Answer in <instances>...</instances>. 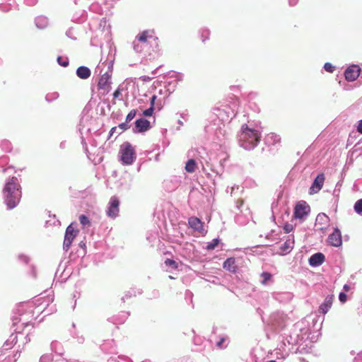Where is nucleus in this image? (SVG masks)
Segmentation results:
<instances>
[{
	"mask_svg": "<svg viewBox=\"0 0 362 362\" xmlns=\"http://www.w3.org/2000/svg\"><path fill=\"white\" fill-rule=\"evenodd\" d=\"M5 202L8 209L16 206L21 197V186L16 177H11L3 189Z\"/></svg>",
	"mask_w": 362,
	"mask_h": 362,
	"instance_id": "1",
	"label": "nucleus"
},
{
	"mask_svg": "<svg viewBox=\"0 0 362 362\" xmlns=\"http://www.w3.org/2000/svg\"><path fill=\"white\" fill-rule=\"evenodd\" d=\"M260 139L261 134L257 130L249 128L245 124L242 125L239 135L240 146L245 149L253 148L258 144Z\"/></svg>",
	"mask_w": 362,
	"mask_h": 362,
	"instance_id": "2",
	"label": "nucleus"
},
{
	"mask_svg": "<svg viewBox=\"0 0 362 362\" xmlns=\"http://www.w3.org/2000/svg\"><path fill=\"white\" fill-rule=\"evenodd\" d=\"M151 44H154L155 47L158 49V37L154 35L153 30H144L139 33L133 42L134 49L137 53H141L146 51L148 46Z\"/></svg>",
	"mask_w": 362,
	"mask_h": 362,
	"instance_id": "3",
	"label": "nucleus"
},
{
	"mask_svg": "<svg viewBox=\"0 0 362 362\" xmlns=\"http://www.w3.org/2000/svg\"><path fill=\"white\" fill-rule=\"evenodd\" d=\"M119 153L121 160L124 165H130L136 159L134 148L129 142H124L120 146Z\"/></svg>",
	"mask_w": 362,
	"mask_h": 362,
	"instance_id": "4",
	"label": "nucleus"
},
{
	"mask_svg": "<svg viewBox=\"0 0 362 362\" xmlns=\"http://www.w3.org/2000/svg\"><path fill=\"white\" fill-rule=\"evenodd\" d=\"M119 204L120 202L117 197H111L106 211V214L108 217L115 218L118 216L119 213Z\"/></svg>",
	"mask_w": 362,
	"mask_h": 362,
	"instance_id": "5",
	"label": "nucleus"
},
{
	"mask_svg": "<svg viewBox=\"0 0 362 362\" xmlns=\"http://www.w3.org/2000/svg\"><path fill=\"white\" fill-rule=\"evenodd\" d=\"M78 233V230H76L72 225H69L66 230L64 240V248L68 250L76 235Z\"/></svg>",
	"mask_w": 362,
	"mask_h": 362,
	"instance_id": "6",
	"label": "nucleus"
},
{
	"mask_svg": "<svg viewBox=\"0 0 362 362\" xmlns=\"http://www.w3.org/2000/svg\"><path fill=\"white\" fill-rule=\"evenodd\" d=\"M111 74L106 72L103 74L98 81V88L103 91V94H107L110 92L111 88Z\"/></svg>",
	"mask_w": 362,
	"mask_h": 362,
	"instance_id": "7",
	"label": "nucleus"
},
{
	"mask_svg": "<svg viewBox=\"0 0 362 362\" xmlns=\"http://www.w3.org/2000/svg\"><path fill=\"white\" fill-rule=\"evenodd\" d=\"M310 212V206L305 201H300L297 203L294 209V217L302 219Z\"/></svg>",
	"mask_w": 362,
	"mask_h": 362,
	"instance_id": "8",
	"label": "nucleus"
},
{
	"mask_svg": "<svg viewBox=\"0 0 362 362\" xmlns=\"http://www.w3.org/2000/svg\"><path fill=\"white\" fill-rule=\"evenodd\" d=\"M361 69L357 65H352L348 67L345 72L344 76L348 81H354L360 75Z\"/></svg>",
	"mask_w": 362,
	"mask_h": 362,
	"instance_id": "9",
	"label": "nucleus"
},
{
	"mask_svg": "<svg viewBox=\"0 0 362 362\" xmlns=\"http://www.w3.org/2000/svg\"><path fill=\"white\" fill-rule=\"evenodd\" d=\"M325 177L323 173L319 174L310 188V194L318 192L323 187Z\"/></svg>",
	"mask_w": 362,
	"mask_h": 362,
	"instance_id": "10",
	"label": "nucleus"
},
{
	"mask_svg": "<svg viewBox=\"0 0 362 362\" xmlns=\"http://www.w3.org/2000/svg\"><path fill=\"white\" fill-rule=\"evenodd\" d=\"M328 243L334 247H339L342 243L341 232L338 228H335L334 232L328 237Z\"/></svg>",
	"mask_w": 362,
	"mask_h": 362,
	"instance_id": "11",
	"label": "nucleus"
},
{
	"mask_svg": "<svg viewBox=\"0 0 362 362\" xmlns=\"http://www.w3.org/2000/svg\"><path fill=\"white\" fill-rule=\"evenodd\" d=\"M188 223L190 228H193L194 230L198 232H202L204 230L203 223L199 218L195 216H192L189 218Z\"/></svg>",
	"mask_w": 362,
	"mask_h": 362,
	"instance_id": "12",
	"label": "nucleus"
},
{
	"mask_svg": "<svg viewBox=\"0 0 362 362\" xmlns=\"http://www.w3.org/2000/svg\"><path fill=\"white\" fill-rule=\"evenodd\" d=\"M135 126L138 132H146L151 127L150 122L144 118L137 119Z\"/></svg>",
	"mask_w": 362,
	"mask_h": 362,
	"instance_id": "13",
	"label": "nucleus"
},
{
	"mask_svg": "<svg viewBox=\"0 0 362 362\" xmlns=\"http://www.w3.org/2000/svg\"><path fill=\"white\" fill-rule=\"evenodd\" d=\"M325 261V255L322 253H316L312 255L309 259V263L312 266H318Z\"/></svg>",
	"mask_w": 362,
	"mask_h": 362,
	"instance_id": "14",
	"label": "nucleus"
},
{
	"mask_svg": "<svg viewBox=\"0 0 362 362\" xmlns=\"http://www.w3.org/2000/svg\"><path fill=\"white\" fill-rule=\"evenodd\" d=\"M223 269L229 271L230 272L235 273L237 271V266L235 264V258H233V257L228 258L223 262Z\"/></svg>",
	"mask_w": 362,
	"mask_h": 362,
	"instance_id": "15",
	"label": "nucleus"
},
{
	"mask_svg": "<svg viewBox=\"0 0 362 362\" xmlns=\"http://www.w3.org/2000/svg\"><path fill=\"white\" fill-rule=\"evenodd\" d=\"M333 296L326 297L325 302L320 306V312L326 314L332 307L333 303Z\"/></svg>",
	"mask_w": 362,
	"mask_h": 362,
	"instance_id": "16",
	"label": "nucleus"
},
{
	"mask_svg": "<svg viewBox=\"0 0 362 362\" xmlns=\"http://www.w3.org/2000/svg\"><path fill=\"white\" fill-rule=\"evenodd\" d=\"M90 74V70L86 66H79L76 70L77 76L81 79H87Z\"/></svg>",
	"mask_w": 362,
	"mask_h": 362,
	"instance_id": "17",
	"label": "nucleus"
},
{
	"mask_svg": "<svg viewBox=\"0 0 362 362\" xmlns=\"http://www.w3.org/2000/svg\"><path fill=\"white\" fill-rule=\"evenodd\" d=\"M294 240H287L281 246V250L285 253L289 252L293 247Z\"/></svg>",
	"mask_w": 362,
	"mask_h": 362,
	"instance_id": "18",
	"label": "nucleus"
},
{
	"mask_svg": "<svg viewBox=\"0 0 362 362\" xmlns=\"http://www.w3.org/2000/svg\"><path fill=\"white\" fill-rule=\"evenodd\" d=\"M185 170L187 173H192L196 170L197 163L194 159H189L185 165Z\"/></svg>",
	"mask_w": 362,
	"mask_h": 362,
	"instance_id": "19",
	"label": "nucleus"
},
{
	"mask_svg": "<svg viewBox=\"0 0 362 362\" xmlns=\"http://www.w3.org/2000/svg\"><path fill=\"white\" fill-rule=\"evenodd\" d=\"M261 277L262 278L261 284L262 285H266L268 283V281H270L272 280V275L269 272H262L261 274Z\"/></svg>",
	"mask_w": 362,
	"mask_h": 362,
	"instance_id": "20",
	"label": "nucleus"
},
{
	"mask_svg": "<svg viewBox=\"0 0 362 362\" xmlns=\"http://www.w3.org/2000/svg\"><path fill=\"white\" fill-rule=\"evenodd\" d=\"M219 242H220L219 239H218V238H215V239L212 240V241L211 243H209L207 244L206 249L207 250H214L219 244Z\"/></svg>",
	"mask_w": 362,
	"mask_h": 362,
	"instance_id": "21",
	"label": "nucleus"
},
{
	"mask_svg": "<svg viewBox=\"0 0 362 362\" xmlns=\"http://www.w3.org/2000/svg\"><path fill=\"white\" fill-rule=\"evenodd\" d=\"M210 31L208 29H204L201 33V39L203 42H205L207 40L209 39Z\"/></svg>",
	"mask_w": 362,
	"mask_h": 362,
	"instance_id": "22",
	"label": "nucleus"
},
{
	"mask_svg": "<svg viewBox=\"0 0 362 362\" xmlns=\"http://www.w3.org/2000/svg\"><path fill=\"white\" fill-rule=\"evenodd\" d=\"M354 210L357 214H362V199L355 203Z\"/></svg>",
	"mask_w": 362,
	"mask_h": 362,
	"instance_id": "23",
	"label": "nucleus"
},
{
	"mask_svg": "<svg viewBox=\"0 0 362 362\" xmlns=\"http://www.w3.org/2000/svg\"><path fill=\"white\" fill-rule=\"evenodd\" d=\"M80 223L83 226H90V223L88 218L85 215H81L79 216Z\"/></svg>",
	"mask_w": 362,
	"mask_h": 362,
	"instance_id": "24",
	"label": "nucleus"
},
{
	"mask_svg": "<svg viewBox=\"0 0 362 362\" xmlns=\"http://www.w3.org/2000/svg\"><path fill=\"white\" fill-rule=\"evenodd\" d=\"M165 264L166 266L172 267L173 269H177V263L171 259H167L165 261Z\"/></svg>",
	"mask_w": 362,
	"mask_h": 362,
	"instance_id": "25",
	"label": "nucleus"
},
{
	"mask_svg": "<svg viewBox=\"0 0 362 362\" xmlns=\"http://www.w3.org/2000/svg\"><path fill=\"white\" fill-rule=\"evenodd\" d=\"M136 115V110H132L126 117V122L129 123V122H131L135 117Z\"/></svg>",
	"mask_w": 362,
	"mask_h": 362,
	"instance_id": "26",
	"label": "nucleus"
},
{
	"mask_svg": "<svg viewBox=\"0 0 362 362\" xmlns=\"http://www.w3.org/2000/svg\"><path fill=\"white\" fill-rule=\"evenodd\" d=\"M57 62L64 67H66L69 65V60L67 59H64L62 57H57Z\"/></svg>",
	"mask_w": 362,
	"mask_h": 362,
	"instance_id": "27",
	"label": "nucleus"
},
{
	"mask_svg": "<svg viewBox=\"0 0 362 362\" xmlns=\"http://www.w3.org/2000/svg\"><path fill=\"white\" fill-rule=\"evenodd\" d=\"M324 69L326 71L329 73H332L334 71V66H333L332 64L328 62L325 64Z\"/></svg>",
	"mask_w": 362,
	"mask_h": 362,
	"instance_id": "28",
	"label": "nucleus"
},
{
	"mask_svg": "<svg viewBox=\"0 0 362 362\" xmlns=\"http://www.w3.org/2000/svg\"><path fill=\"white\" fill-rule=\"evenodd\" d=\"M284 230L286 233H288L293 230V226L292 224L286 223L284 226Z\"/></svg>",
	"mask_w": 362,
	"mask_h": 362,
	"instance_id": "29",
	"label": "nucleus"
},
{
	"mask_svg": "<svg viewBox=\"0 0 362 362\" xmlns=\"http://www.w3.org/2000/svg\"><path fill=\"white\" fill-rule=\"evenodd\" d=\"M153 107H149L143 112V115L146 117H151L153 113Z\"/></svg>",
	"mask_w": 362,
	"mask_h": 362,
	"instance_id": "30",
	"label": "nucleus"
},
{
	"mask_svg": "<svg viewBox=\"0 0 362 362\" xmlns=\"http://www.w3.org/2000/svg\"><path fill=\"white\" fill-rule=\"evenodd\" d=\"M119 128L122 131H126L129 128V126L128 125V123L125 122L119 124Z\"/></svg>",
	"mask_w": 362,
	"mask_h": 362,
	"instance_id": "31",
	"label": "nucleus"
},
{
	"mask_svg": "<svg viewBox=\"0 0 362 362\" xmlns=\"http://www.w3.org/2000/svg\"><path fill=\"white\" fill-rule=\"evenodd\" d=\"M347 296L344 293H340L339 296V299L341 303H345L346 301Z\"/></svg>",
	"mask_w": 362,
	"mask_h": 362,
	"instance_id": "32",
	"label": "nucleus"
},
{
	"mask_svg": "<svg viewBox=\"0 0 362 362\" xmlns=\"http://www.w3.org/2000/svg\"><path fill=\"white\" fill-rule=\"evenodd\" d=\"M157 97L156 95H153L151 98V107H153V109H155V105H156V100Z\"/></svg>",
	"mask_w": 362,
	"mask_h": 362,
	"instance_id": "33",
	"label": "nucleus"
},
{
	"mask_svg": "<svg viewBox=\"0 0 362 362\" xmlns=\"http://www.w3.org/2000/svg\"><path fill=\"white\" fill-rule=\"evenodd\" d=\"M270 138L274 139V143H280L281 141L280 137L277 135L272 134Z\"/></svg>",
	"mask_w": 362,
	"mask_h": 362,
	"instance_id": "34",
	"label": "nucleus"
},
{
	"mask_svg": "<svg viewBox=\"0 0 362 362\" xmlns=\"http://www.w3.org/2000/svg\"><path fill=\"white\" fill-rule=\"evenodd\" d=\"M357 132L362 134V120L358 122V124L357 126Z\"/></svg>",
	"mask_w": 362,
	"mask_h": 362,
	"instance_id": "35",
	"label": "nucleus"
},
{
	"mask_svg": "<svg viewBox=\"0 0 362 362\" xmlns=\"http://www.w3.org/2000/svg\"><path fill=\"white\" fill-rule=\"evenodd\" d=\"M121 95V91L118 88L117 89L114 93H113V97L114 98H117L119 95Z\"/></svg>",
	"mask_w": 362,
	"mask_h": 362,
	"instance_id": "36",
	"label": "nucleus"
},
{
	"mask_svg": "<svg viewBox=\"0 0 362 362\" xmlns=\"http://www.w3.org/2000/svg\"><path fill=\"white\" fill-rule=\"evenodd\" d=\"M225 341V339L224 338H221L219 341L217 342V346L219 347V348H221L222 347V344Z\"/></svg>",
	"mask_w": 362,
	"mask_h": 362,
	"instance_id": "37",
	"label": "nucleus"
},
{
	"mask_svg": "<svg viewBox=\"0 0 362 362\" xmlns=\"http://www.w3.org/2000/svg\"><path fill=\"white\" fill-rule=\"evenodd\" d=\"M116 129H117L116 127L111 128V129L110 131V136H112V134L115 132Z\"/></svg>",
	"mask_w": 362,
	"mask_h": 362,
	"instance_id": "38",
	"label": "nucleus"
},
{
	"mask_svg": "<svg viewBox=\"0 0 362 362\" xmlns=\"http://www.w3.org/2000/svg\"><path fill=\"white\" fill-rule=\"evenodd\" d=\"M344 289L346 291H349V289H350V286L348 285V284H345L344 286Z\"/></svg>",
	"mask_w": 362,
	"mask_h": 362,
	"instance_id": "39",
	"label": "nucleus"
},
{
	"mask_svg": "<svg viewBox=\"0 0 362 362\" xmlns=\"http://www.w3.org/2000/svg\"><path fill=\"white\" fill-rule=\"evenodd\" d=\"M156 107L158 108V110H160L161 109V107H162L161 104H160V103H159V104H158H158H156Z\"/></svg>",
	"mask_w": 362,
	"mask_h": 362,
	"instance_id": "40",
	"label": "nucleus"
},
{
	"mask_svg": "<svg viewBox=\"0 0 362 362\" xmlns=\"http://www.w3.org/2000/svg\"><path fill=\"white\" fill-rule=\"evenodd\" d=\"M4 346H5V349H6V350H8V349H11V346H8V344H5L4 345Z\"/></svg>",
	"mask_w": 362,
	"mask_h": 362,
	"instance_id": "41",
	"label": "nucleus"
}]
</instances>
